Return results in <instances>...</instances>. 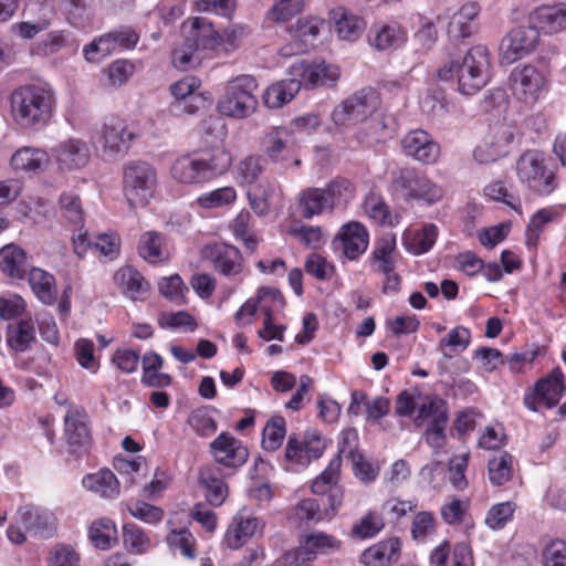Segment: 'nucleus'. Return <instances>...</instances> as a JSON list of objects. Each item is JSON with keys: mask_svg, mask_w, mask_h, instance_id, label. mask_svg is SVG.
I'll return each instance as SVG.
<instances>
[{"mask_svg": "<svg viewBox=\"0 0 566 566\" xmlns=\"http://www.w3.org/2000/svg\"><path fill=\"white\" fill-rule=\"evenodd\" d=\"M231 161L230 153L222 147L188 153L174 160L170 175L178 184L200 185L224 174Z\"/></svg>", "mask_w": 566, "mask_h": 566, "instance_id": "1", "label": "nucleus"}, {"mask_svg": "<svg viewBox=\"0 0 566 566\" xmlns=\"http://www.w3.org/2000/svg\"><path fill=\"white\" fill-rule=\"evenodd\" d=\"M53 104V93L34 84L15 88L10 97L12 118L25 129L38 130L44 127L52 116Z\"/></svg>", "mask_w": 566, "mask_h": 566, "instance_id": "2", "label": "nucleus"}, {"mask_svg": "<svg viewBox=\"0 0 566 566\" xmlns=\"http://www.w3.org/2000/svg\"><path fill=\"white\" fill-rule=\"evenodd\" d=\"M490 56L483 45L469 49L461 59H450V62L438 71L442 81L458 77L459 91L464 95H472L483 88L490 80Z\"/></svg>", "mask_w": 566, "mask_h": 566, "instance_id": "3", "label": "nucleus"}, {"mask_svg": "<svg viewBox=\"0 0 566 566\" xmlns=\"http://www.w3.org/2000/svg\"><path fill=\"white\" fill-rule=\"evenodd\" d=\"M256 90L258 83L251 75H240L231 80L218 101L219 113L237 119L249 117L258 107L254 94Z\"/></svg>", "mask_w": 566, "mask_h": 566, "instance_id": "4", "label": "nucleus"}, {"mask_svg": "<svg viewBox=\"0 0 566 566\" xmlns=\"http://www.w3.org/2000/svg\"><path fill=\"white\" fill-rule=\"evenodd\" d=\"M518 180L536 195H549L557 187L554 169L538 150H526L516 161Z\"/></svg>", "mask_w": 566, "mask_h": 566, "instance_id": "5", "label": "nucleus"}, {"mask_svg": "<svg viewBox=\"0 0 566 566\" xmlns=\"http://www.w3.org/2000/svg\"><path fill=\"white\" fill-rule=\"evenodd\" d=\"M157 187V171L147 161L136 160L125 165L123 170V190L130 208L145 207L153 198Z\"/></svg>", "mask_w": 566, "mask_h": 566, "instance_id": "6", "label": "nucleus"}, {"mask_svg": "<svg viewBox=\"0 0 566 566\" xmlns=\"http://www.w3.org/2000/svg\"><path fill=\"white\" fill-rule=\"evenodd\" d=\"M380 95L374 87L366 86L344 99L332 113L337 126H348L364 120L379 112Z\"/></svg>", "mask_w": 566, "mask_h": 566, "instance_id": "7", "label": "nucleus"}, {"mask_svg": "<svg viewBox=\"0 0 566 566\" xmlns=\"http://www.w3.org/2000/svg\"><path fill=\"white\" fill-rule=\"evenodd\" d=\"M392 186L406 199H420L434 203L442 198V189L413 168H401L392 172Z\"/></svg>", "mask_w": 566, "mask_h": 566, "instance_id": "8", "label": "nucleus"}, {"mask_svg": "<svg viewBox=\"0 0 566 566\" xmlns=\"http://www.w3.org/2000/svg\"><path fill=\"white\" fill-rule=\"evenodd\" d=\"M427 419H431V422L424 432L426 441L436 449L442 448L446 443L444 429L449 420L447 402L440 398L423 402L418 408L415 426L421 427Z\"/></svg>", "mask_w": 566, "mask_h": 566, "instance_id": "9", "label": "nucleus"}, {"mask_svg": "<svg viewBox=\"0 0 566 566\" xmlns=\"http://www.w3.org/2000/svg\"><path fill=\"white\" fill-rule=\"evenodd\" d=\"M287 75L300 82V88L312 90L317 86H333L339 78V69L325 61L301 60L293 63Z\"/></svg>", "mask_w": 566, "mask_h": 566, "instance_id": "10", "label": "nucleus"}, {"mask_svg": "<svg viewBox=\"0 0 566 566\" xmlns=\"http://www.w3.org/2000/svg\"><path fill=\"white\" fill-rule=\"evenodd\" d=\"M565 391L564 373L560 367H555L534 384L533 391L524 397V405L531 411H537L538 403L551 409L559 402Z\"/></svg>", "mask_w": 566, "mask_h": 566, "instance_id": "11", "label": "nucleus"}, {"mask_svg": "<svg viewBox=\"0 0 566 566\" xmlns=\"http://www.w3.org/2000/svg\"><path fill=\"white\" fill-rule=\"evenodd\" d=\"M536 25H521L510 31L501 41L502 56L513 63L534 50L539 33Z\"/></svg>", "mask_w": 566, "mask_h": 566, "instance_id": "12", "label": "nucleus"}, {"mask_svg": "<svg viewBox=\"0 0 566 566\" xmlns=\"http://www.w3.org/2000/svg\"><path fill=\"white\" fill-rule=\"evenodd\" d=\"M102 150L107 158H117L127 154L130 142L135 135L127 129L124 120L111 117L106 119L101 129Z\"/></svg>", "mask_w": 566, "mask_h": 566, "instance_id": "13", "label": "nucleus"}, {"mask_svg": "<svg viewBox=\"0 0 566 566\" xmlns=\"http://www.w3.org/2000/svg\"><path fill=\"white\" fill-rule=\"evenodd\" d=\"M210 452L217 464L235 470L242 467L248 458V449L228 432H221L211 443Z\"/></svg>", "mask_w": 566, "mask_h": 566, "instance_id": "14", "label": "nucleus"}, {"mask_svg": "<svg viewBox=\"0 0 566 566\" xmlns=\"http://www.w3.org/2000/svg\"><path fill=\"white\" fill-rule=\"evenodd\" d=\"M201 256L223 275H237L242 271V254L233 245L227 243L208 244L201 250Z\"/></svg>", "mask_w": 566, "mask_h": 566, "instance_id": "15", "label": "nucleus"}, {"mask_svg": "<svg viewBox=\"0 0 566 566\" xmlns=\"http://www.w3.org/2000/svg\"><path fill=\"white\" fill-rule=\"evenodd\" d=\"M402 149L407 156L422 164H433L440 156V146L422 129L409 132L401 140Z\"/></svg>", "mask_w": 566, "mask_h": 566, "instance_id": "16", "label": "nucleus"}, {"mask_svg": "<svg viewBox=\"0 0 566 566\" xmlns=\"http://www.w3.org/2000/svg\"><path fill=\"white\" fill-rule=\"evenodd\" d=\"M265 153L273 163H284L293 158L295 167L301 165V159L296 154L294 135L285 127L274 128L266 135Z\"/></svg>", "mask_w": 566, "mask_h": 566, "instance_id": "17", "label": "nucleus"}, {"mask_svg": "<svg viewBox=\"0 0 566 566\" xmlns=\"http://www.w3.org/2000/svg\"><path fill=\"white\" fill-rule=\"evenodd\" d=\"M198 484L210 505L220 506L226 501L229 489L224 474L217 464H205L198 469Z\"/></svg>", "mask_w": 566, "mask_h": 566, "instance_id": "18", "label": "nucleus"}, {"mask_svg": "<svg viewBox=\"0 0 566 566\" xmlns=\"http://www.w3.org/2000/svg\"><path fill=\"white\" fill-rule=\"evenodd\" d=\"M511 87L526 103L537 99L544 87V76L532 65L515 67L510 75Z\"/></svg>", "mask_w": 566, "mask_h": 566, "instance_id": "19", "label": "nucleus"}, {"mask_svg": "<svg viewBox=\"0 0 566 566\" xmlns=\"http://www.w3.org/2000/svg\"><path fill=\"white\" fill-rule=\"evenodd\" d=\"M181 32L192 49H219V32L214 30L212 23L206 18L196 17L189 24L184 23Z\"/></svg>", "mask_w": 566, "mask_h": 566, "instance_id": "20", "label": "nucleus"}, {"mask_svg": "<svg viewBox=\"0 0 566 566\" xmlns=\"http://www.w3.org/2000/svg\"><path fill=\"white\" fill-rule=\"evenodd\" d=\"M24 528L35 536L49 538L56 530V517L45 509L27 505L18 511Z\"/></svg>", "mask_w": 566, "mask_h": 566, "instance_id": "21", "label": "nucleus"}, {"mask_svg": "<svg viewBox=\"0 0 566 566\" xmlns=\"http://www.w3.org/2000/svg\"><path fill=\"white\" fill-rule=\"evenodd\" d=\"M53 151L61 169H80L86 166L90 160L87 144L76 138L61 142Z\"/></svg>", "mask_w": 566, "mask_h": 566, "instance_id": "22", "label": "nucleus"}, {"mask_svg": "<svg viewBox=\"0 0 566 566\" xmlns=\"http://www.w3.org/2000/svg\"><path fill=\"white\" fill-rule=\"evenodd\" d=\"M64 433L71 452L75 453L91 443V434L86 424V415L83 410H69L64 417Z\"/></svg>", "mask_w": 566, "mask_h": 566, "instance_id": "23", "label": "nucleus"}, {"mask_svg": "<svg viewBox=\"0 0 566 566\" xmlns=\"http://www.w3.org/2000/svg\"><path fill=\"white\" fill-rule=\"evenodd\" d=\"M361 125L356 133L357 140L367 146L374 147L391 138V129L387 124V117L380 112L360 120Z\"/></svg>", "mask_w": 566, "mask_h": 566, "instance_id": "24", "label": "nucleus"}, {"mask_svg": "<svg viewBox=\"0 0 566 566\" xmlns=\"http://www.w3.org/2000/svg\"><path fill=\"white\" fill-rule=\"evenodd\" d=\"M337 239L340 240L345 255L350 260L357 259L368 245V233L365 227L355 221L343 226Z\"/></svg>", "mask_w": 566, "mask_h": 566, "instance_id": "25", "label": "nucleus"}, {"mask_svg": "<svg viewBox=\"0 0 566 566\" xmlns=\"http://www.w3.org/2000/svg\"><path fill=\"white\" fill-rule=\"evenodd\" d=\"M400 548V539L391 537L365 549L360 562L366 566H389L398 560Z\"/></svg>", "mask_w": 566, "mask_h": 566, "instance_id": "26", "label": "nucleus"}, {"mask_svg": "<svg viewBox=\"0 0 566 566\" xmlns=\"http://www.w3.org/2000/svg\"><path fill=\"white\" fill-rule=\"evenodd\" d=\"M531 20L546 33H557L566 29V4L539 7L531 14Z\"/></svg>", "mask_w": 566, "mask_h": 566, "instance_id": "27", "label": "nucleus"}, {"mask_svg": "<svg viewBox=\"0 0 566 566\" xmlns=\"http://www.w3.org/2000/svg\"><path fill=\"white\" fill-rule=\"evenodd\" d=\"M114 281L122 292L133 300L145 297L149 290L144 276L133 266H124L116 271Z\"/></svg>", "mask_w": 566, "mask_h": 566, "instance_id": "28", "label": "nucleus"}, {"mask_svg": "<svg viewBox=\"0 0 566 566\" xmlns=\"http://www.w3.org/2000/svg\"><path fill=\"white\" fill-rule=\"evenodd\" d=\"M294 76L281 80L269 86L263 94V102L269 108H280L291 102L300 92V82Z\"/></svg>", "mask_w": 566, "mask_h": 566, "instance_id": "29", "label": "nucleus"}, {"mask_svg": "<svg viewBox=\"0 0 566 566\" xmlns=\"http://www.w3.org/2000/svg\"><path fill=\"white\" fill-rule=\"evenodd\" d=\"M323 190L328 200L329 212L346 208L356 193L354 184L344 177L332 179Z\"/></svg>", "mask_w": 566, "mask_h": 566, "instance_id": "30", "label": "nucleus"}, {"mask_svg": "<svg viewBox=\"0 0 566 566\" xmlns=\"http://www.w3.org/2000/svg\"><path fill=\"white\" fill-rule=\"evenodd\" d=\"M323 188L311 187L302 190L297 207L304 219H312L324 212H329V206Z\"/></svg>", "mask_w": 566, "mask_h": 566, "instance_id": "31", "label": "nucleus"}, {"mask_svg": "<svg viewBox=\"0 0 566 566\" xmlns=\"http://www.w3.org/2000/svg\"><path fill=\"white\" fill-rule=\"evenodd\" d=\"M138 254L149 263H158L169 258L164 237L156 231H147L138 241Z\"/></svg>", "mask_w": 566, "mask_h": 566, "instance_id": "32", "label": "nucleus"}, {"mask_svg": "<svg viewBox=\"0 0 566 566\" xmlns=\"http://www.w3.org/2000/svg\"><path fill=\"white\" fill-rule=\"evenodd\" d=\"M6 340L8 346L15 353L28 350L35 342L34 326L31 321L21 319L18 323L9 324Z\"/></svg>", "mask_w": 566, "mask_h": 566, "instance_id": "33", "label": "nucleus"}, {"mask_svg": "<svg viewBox=\"0 0 566 566\" xmlns=\"http://www.w3.org/2000/svg\"><path fill=\"white\" fill-rule=\"evenodd\" d=\"M29 282L32 291L43 304L52 305L55 303L57 292L55 279L52 274L35 268L30 271Z\"/></svg>", "mask_w": 566, "mask_h": 566, "instance_id": "34", "label": "nucleus"}, {"mask_svg": "<svg viewBox=\"0 0 566 566\" xmlns=\"http://www.w3.org/2000/svg\"><path fill=\"white\" fill-rule=\"evenodd\" d=\"M258 525L255 517H235L228 527L224 542L230 548H239L254 535Z\"/></svg>", "mask_w": 566, "mask_h": 566, "instance_id": "35", "label": "nucleus"}, {"mask_svg": "<svg viewBox=\"0 0 566 566\" xmlns=\"http://www.w3.org/2000/svg\"><path fill=\"white\" fill-rule=\"evenodd\" d=\"M266 298H270L272 302V305L269 306L270 308H272V311L283 308L285 304L284 297L280 290L274 287L262 286L258 290L256 297L248 300L235 313V321L240 323L244 314L253 316L256 312L258 304L264 302Z\"/></svg>", "mask_w": 566, "mask_h": 566, "instance_id": "36", "label": "nucleus"}, {"mask_svg": "<svg viewBox=\"0 0 566 566\" xmlns=\"http://www.w3.org/2000/svg\"><path fill=\"white\" fill-rule=\"evenodd\" d=\"M49 161L44 150L23 147L18 149L11 157V165L15 170L38 171Z\"/></svg>", "mask_w": 566, "mask_h": 566, "instance_id": "37", "label": "nucleus"}, {"mask_svg": "<svg viewBox=\"0 0 566 566\" xmlns=\"http://www.w3.org/2000/svg\"><path fill=\"white\" fill-rule=\"evenodd\" d=\"M25 259V252L13 243L0 249V269L12 277L24 275Z\"/></svg>", "mask_w": 566, "mask_h": 566, "instance_id": "38", "label": "nucleus"}, {"mask_svg": "<svg viewBox=\"0 0 566 566\" xmlns=\"http://www.w3.org/2000/svg\"><path fill=\"white\" fill-rule=\"evenodd\" d=\"M92 544L102 551L109 549L117 542V531L111 518L103 517L92 523L88 530Z\"/></svg>", "mask_w": 566, "mask_h": 566, "instance_id": "39", "label": "nucleus"}, {"mask_svg": "<svg viewBox=\"0 0 566 566\" xmlns=\"http://www.w3.org/2000/svg\"><path fill=\"white\" fill-rule=\"evenodd\" d=\"M83 483L103 497H115L119 494V482L115 474L107 469L101 470L96 474L87 475Z\"/></svg>", "mask_w": 566, "mask_h": 566, "instance_id": "40", "label": "nucleus"}, {"mask_svg": "<svg viewBox=\"0 0 566 566\" xmlns=\"http://www.w3.org/2000/svg\"><path fill=\"white\" fill-rule=\"evenodd\" d=\"M396 249L395 238H384L375 247L371 253V266L381 274L395 271L392 253Z\"/></svg>", "mask_w": 566, "mask_h": 566, "instance_id": "41", "label": "nucleus"}, {"mask_svg": "<svg viewBox=\"0 0 566 566\" xmlns=\"http://www.w3.org/2000/svg\"><path fill=\"white\" fill-rule=\"evenodd\" d=\"M513 457L502 451L489 460L488 473L489 479L494 485H503L513 476Z\"/></svg>", "mask_w": 566, "mask_h": 566, "instance_id": "42", "label": "nucleus"}, {"mask_svg": "<svg viewBox=\"0 0 566 566\" xmlns=\"http://www.w3.org/2000/svg\"><path fill=\"white\" fill-rule=\"evenodd\" d=\"M335 28L343 40L355 41L365 28V22L359 17L343 9L335 11Z\"/></svg>", "mask_w": 566, "mask_h": 566, "instance_id": "43", "label": "nucleus"}, {"mask_svg": "<svg viewBox=\"0 0 566 566\" xmlns=\"http://www.w3.org/2000/svg\"><path fill=\"white\" fill-rule=\"evenodd\" d=\"M275 187L269 180H263L249 189L248 199L251 209L258 216H266L270 212V199L274 195Z\"/></svg>", "mask_w": 566, "mask_h": 566, "instance_id": "44", "label": "nucleus"}, {"mask_svg": "<svg viewBox=\"0 0 566 566\" xmlns=\"http://www.w3.org/2000/svg\"><path fill=\"white\" fill-rule=\"evenodd\" d=\"M471 342V333L467 327L457 326L449 334L439 340L438 349L444 359H451L454 356L457 347L467 349Z\"/></svg>", "mask_w": 566, "mask_h": 566, "instance_id": "45", "label": "nucleus"}, {"mask_svg": "<svg viewBox=\"0 0 566 566\" xmlns=\"http://www.w3.org/2000/svg\"><path fill=\"white\" fill-rule=\"evenodd\" d=\"M406 41V32L398 24H386L376 30L370 43L377 50L398 48Z\"/></svg>", "mask_w": 566, "mask_h": 566, "instance_id": "46", "label": "nucleus"}, {"mask_svg": "<svg viewBox=\"0 0 566 566\" xmlns=\"http://www.w3.org/2000/svg\"><path fill=\"white\" fill-rule=\"evenodd\" d=\"M286 427L285 420L281 416L272 417L263 429L262 447L265 451L277 450L285 437Z\"/></svg>", "mask_w": 566, "mask_h": 566, "instance_id": "47", "label": "nucleus"}, {"mask_svg": "<svg viewBox=\"0 0 566 566\" xmlns=\"http://www.w3.org/2000/svg\"><path fill=\"white\" fill-rule=\"evenodd\" d=\"M357 433L355 429H348L343 432L342 440L343 447L339 448L338 453L331 460L328 467L316 478L318 481L327 482L329 485H338L339 469L342 465L340 454L346 451V446L350 444L352 440H356Z\"/></svg>", "mask_w": 566, "mask_h": 566, "instance_id": "48", "label": "nucleus"}, {"mask_svg": "<svg viewBox=\"0 0 566 566\" xmlns=\"http://www.w3.org/2000/svg\"><path fill=\"white\" fill-rule=\"evenodd\" d=\"M123 542L129 552L138 555L146 553L150 545V539L144 531L134 523L124 524Z\"/></svg>", "mask_w": 566, "mask_h": 566, "instance_id": "49", "label": "nucleus"}, {"mask_svg": "<svg viewBox=\"0 0 566 566\" xmlns=\"http://www.w3.org/2000/svg\"><path fill=\"white\" fill-rule=\"evenodd\" d=\"M62 216L73 224H81L84 219L81 198L74 191H64L59 199Z\"/></svg>", "mask_w": 566, "mask_h": 566, "instance_id": "50", "label": "nucleus"}, {"mask_svg": "<svg viewBox=\"0 0 566 566\" xmlns=\"http://www.w3.org/2000/svg\"><path fill=\"white\" fill-rule=\"evenodd\" d=\"M237 192L232 187H223L202 193L196 199V203L202 209H214L233 202Z\"/></svg>", "mask_w": 566, "mask_h": 566, "instance_id": "51", "label": "nucleus"}, {"mask_svg": "<svg viewBox=\"0 0 566 566\" xmlns=\"http://www.w3.org/2000/svg\"><path fill=\"white\" fill-rule=\"evenodd\" d=\"M321 23L322 21L317 18L298 19L295 25L292 27L291 32L303 46L308 48L313 45V41L318 35Z\"/></svg>", "mask_w": 566, "mask_h": 566, "instance_id": "52", "label": "nucleus"}, {"mask_svg": "<svg viewBox=\"0 0 566 566\" xmlns=\"http://www.w3.org/2000/svg\"><path fill=\"white\" fill-rule=\"evenodd\" d=\"M66 44L67 36L64 31H52L33 45L32 53L40 56H49L57 53Z\"/></svg>", "mask_w": 566, "mask_h": 566, "instance_id": "53", "label": "nucleus"}, {"mask_svg": "<svg viewBox=\"0 0 566 566\" xmlns=\"http://www.w3.org/2000/svg\"><path fill=\"white\" fill-rule=\"evenodd\" d=\"M348 457L352 461L354 474L357 479L365 483L373 482L378 475V468H375L367 461L361 452L349 449Z\"/></svg>", "mask_w": 566, "mask_h": 566, "instance_id": "54", "label": "nucleus"}, {"mask_svg": "<svg viewBox=\"0 0 566 566\" xmlns=\"http://www.w3.org/2000/svg\"><path fill=\"white\" fill-rule=\"evenodd\" d=\"M265 168V160L261 156L251 155L240 161L239 176L248 185L254 184Z\"/></svg>", "mask_w": 566, "mask_h": 566, "instance_id": "55", "label": "nucleus"}, {"mask_svg": "<svg viewBox=\"0 0 566 566\" xmlns=\"http://www.w3.org/2000/svg\"><path fill=\"white\" fill-rule=\"evenodd\" d=\"M542 558L544 566H566V542L563 539L548 542L542 551Z\"/></svg>", "mask_w": 566, "mask_h": 566, "instance_id": "56", "label": "nucleus"}, {"mask_svg": "<svg viewBox=\"0 0 566 566\" xmlns=\"http://www.w3.org/2000/svg\"><path fill=\"white\" fill-rule=\"evenodd\" d=\"M339 541L334 536L317 532L306 536L304 548L310 554L324 553L327 549H336L339 547Z\"/></svg>", "mask_w": 566, "mask_h": 566, "instance_id": "57", "label": "nucleus"}, {"mask_svg": "<svg viewBox=\"0 0 566 566\" xmlns=\"http://www.w3.org/2000/svg\"><path fill=\"white\" fill-rule=\"evenodd\" d=\"M289 233L313 250L319 249L324 241L319 227L302 226L300 228H291Z\"/></svg>", "mask_w": 566, "mask_h": 566, "instance_id": "58", "label": "nucleus"}, {"mask_svg": "<svg viewBox=\"0 0 566 566\" xmlns=\"http://www.w3.org/2000/svg\"><path fill=\"white\" fill-rule=\"evenodd\" d=\"M384 527V521L375 512H369L353 526L352 533L359 538L373 537Z\"/></svg>", "mask_w": 566, "mask_h": 566, "instance_id": "59", "label": "nucleus"}, {"mask_svg": "<svg viewBox=\"0 0 566 566\" xmlns=\"http://www.w3.org/2000/svg\"><path fill=\"white\" fill-rule=\"evenodd\" d=\"M294 515L300 522H319L323 520V510L317 500L304 499L294 507Z\"/></svg>", "mask_w": 566, "mask_h": 566, "instance_id": "60", "label": "nucleus"}, {"mask_svg": "<svg viewBox=\"0 0 566 566\" xmlns=\"http://www.w3.org/2000/svg\"><path fill=\"white\" fill-rule=\"evenodd\" d=\"M248 34L249 29L244 25H232L227 28L219 33V48H222L226 52L234 51L241 44L242 39Z\"/></svg>", "mask_w": 566, "mask_h": 566, "instance_id": "61", "label": "nucleus"}, {"mask_svg": "<svg viewBox=\"0 0 566 566\" xmlns=\"http://www.w3.org/2000/svg\"><path fill=\"white\" fill-rule=\"evenodd\" d=\"M106 73L109 86H120L133 75L134 64L126 60H118L108 66Z\"/></svg>", "mask_w": 566, "mask_h": 566, "instance_id": "62", "label": "nucleus"}, {"mask_svg": "<svg viewBox=\"0 0 566 566\" xmlns=\"http://www.w3.org/2000/svg\"><path fill=\"white\" fill-rule=\"evenodd\" d=\"M129 513L146 523L155 524L163 520L164 511L155 505L146 502H139L128 505Z\"/></svg>", "mask_w": 566, "mask_h": 566, "instance_id": "63", "label": "nucleus"}, {"mask_svg": "<svg viewBox=\"0 0 566 566\" xmlns=\"http://www.w3.org/2000/svg\"><path fill=\"white\" fill-rule=\"evenodd\" d=\"M514 507L510 502L499 503L490 509L485 517V523L491 528L503 527L513 516Z\"/></svg>", "mask_w": 566, "mask_h": 566, "instance_id": "64", "label": "nucleus"}]
</instances>
